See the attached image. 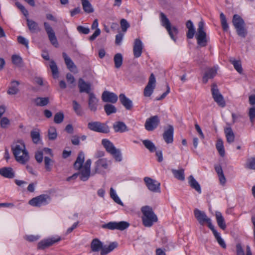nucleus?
<instances>
[{
    "label": "nucleus",
    "mask_w": 255,
    "mask_h": 255,
    "mask_svg": "<svg viewBox=\"0 0 255 255\" xmlns=\"http://www.w3.org/2000/svg\"><path fill=\"white\" fill-rule=\"evenodd\" d=\"M233 24L239 36L245 38L247 34L245 23L243 19L238 14H235L232 20Z\"/></svg>",
    "instance_id": "nucleus-3"
},
{
    "label": "nucleus",
    "mask_w": 255,
    "mask_h": 255,
    "mask_svg": "<svg viewBox=\"0 0 255 255\" xmlns=\"http://www.w3.org/2000/svg\"><path fill=\"white\" fill-rule=\"evenodd\" d=\"M78 87L80 93H86L89 95L91 92V85L90 83H86L83 79L80 78L78 80Z\"/></svg>",
    "instance_id": "nucleus-21"
},
{
    "label": "nucleus",
    "mask_w": 255,
    "mask_h": 255,
    "mask_svg": "<svg viewBox=\"0 0 255 255\" xmlns=\"http://www.w3.org/2000/svg\"><path fill=\"white\" fill-rule=\"evenodd\" d=\"M33 101L36 106L43 107L49 103V99L48 97H37L34 99Z\"/></svg>",
    "instance_id": "nucleus-38"
},
{
    "label": "nucleus",
    "mask_w": 255,
    "mask_h": 255,
    "mask_svg": "<svg viewBox=\"0 0 255 255\" xmlns=\"http://www.w3.org/2000/svg\"><path fill=\"white\" fill-rule=\"evenodd\" d=\"M110 196L116 203L122 206H124L123 202L117 195L115 191L113 188H111L110 189Z\"/></svg>",
    "instance_id": "nucleus-50"
},
{
    "label": "nucleus",
    "mask_w": 255,
    "mask_h": 255,
    "mask_svg": "<svg viewBox=\"0 0 255 255\" xmlns=\"http://www.w3.org/2000/svg\"><path fill=\"white\" fill-rule=\"evenodd\" d=\"M48 133L50 140H54L57 138V133L55 128L51 127L48 129Z\"/></svg>",
    "instance_id": "nucleus-52"
},
{
    "label": "nucleus",
    "mask_w": 255,
    "mask_h": 255,
    "mask_svg": "<svg viewBox=\"0 0 255 255\" xmlns=\"http://www.w3.org/2000/svg\"><path fill=\"white\" fill-rule=\"evenodd\" d=\"M60 240V237H58L57 238L53 237L44 239L38 243L37 249L39 250H43L52 246L54 244L59 242Z\"/></svg>",
    "instance_id": "nucleus-15"
},
{
    "label": "nucleus",
    "mask_w": 255,
    "mask_h": 255,
    "mask_svg": "<svg viewBox=\"0 0 255 255\" xmlns=\"http://www.w3.org/2000/svg\"><path fill=\"white\" fill-rule=\"evenodd\" d=\"M208 228L212 231L213 234L216 238L218 244L224 249L226 248V245L223 239L221 237L220 234L215 229L214 226L211 224V220L208 218Z\"/></svg>",
    "instance_id": "nucleus-18"
},
{
    "label": "nucleus",
    "mask_w": 255,
    "mask_h": 255,
    "mask_svg": "<svg viewBox=\"0 0 255 255\" xmlns=\"http://www.w3.org/2000/svg\"><path fill=\"white\" fill-rule=\"evenodd\" d=\"M44 162L46 170L48 172L51 171L54 161L49 157L45 156L44 158Z\"/></svg>",
    "instance_id": "nucleus-48"
},
{
    "label": "nucleus",
    "mask_w": 255,
    "mask_h": 255,
    "mask_svg": "<svg viewBox=\"0 0 255 255\" xmlns=\"http://www.w3.org/2000/svg\"><path fill=\"white\" fill-rule=\"evenodd\" d=\"M0 126L2 128H6L10 125L9 120L6 117L2 118L0 120Z\"/></svg>",
    "instance_id": "nucleus-62"
},
{
    "label": "nucleus",
    "mask_w": 255,
    "mask_h": 255,
    "mask_svg": "<svg viewBox=\"0 0 255 255\" xmlns=\"http://www.w3.org/2000/svg\"><path fill=\"white\" fill-rule=\"evenodd\" d=\"M245 167L249 169L255 170V156L247 159Z\"/></svg>",
    "instance_id": "nucleus-53"
},
{
    "label": "nucleus",
    "mask_w": 255,
    "mask_h": 255,
    "mask_svg": "<svg viewBox=\"0 0 255 255\" xmlns=\"http://www.w3.org/2000/svg\"><path fill=\"white\" fill-rule=\"evenodd\" d=\"M103 246V243L99 239L96 238L92 241L90 247L92 252H98L101 251Z\"/></svg>",
    "instance_id": "nucleus-26"
},
{
    "label": "nucleus",
    "mask_w": 255,
    "mask_h": 255,
    "mask_svg": "<svg viewBox=\"0 0 255 255\" xmlns=\"http://www.w3.org/2000/svg\"><path fill=\"white\" fill-rule=\"evenodd\" d=\"M156 87V79L154 75L151 73L149 77L147 84L145 87L143 95L145 97H150L153 93Z\"/></svg>",
    "instance_id": "nucleus-12"
},
{
    "label": "nucleus",
    "mask_w": 255,
    "mask_h": 255,
    "mask_svg": "<svg viewBox=\"0 0 255 255\" xmlns=\"http://www.w3.org/2000/svg\"><path fill=\"white\" fill-rule=\"evenodd\" d=\"M88 128L94 131L108 133L110 132L109 127L105 124L99 122H91L88 124Z\"/></svg>",
    "instance_id": "nucleus-8"
},
{
    "label": "nucleus",
    "mask_w": 255,
    "mask_h": 255,
    "mask_svg": "<svg viewBox=\"0 0 255 255\" xmlns=\"http://www.w3.org/2000/svg\"><path fill=\"white\" fill-rule=\"evenodd\" d=\"M211 91L214 101L219 106L222 108L225 107L226 106L225 101L224 100L223 96L220 92L216 84L213 83L212 84Z\"/></svg>",
    "instance_id": "nucleus-7"
},
{
    "label": "nucleus",
    "mask_w": 255,
    "mask_h": 255,
    "mask_svg": "<svg viewBox=\"0 0 255 255\" xmlns=\"http://www.w3.org/2000/svg\"><path fill=\"white\" fill-rule=\"evenodd\" d=\"M113 129L116 132H124L128 131V128L126 125L123 122L118 121L114 123Z\"/></svg>",
    "instance_id": "nucleus-23"
},
{
    "label": "nucleus",
    "mask_w": 255,
    "mask_h": 255,
    "mask_svg": "<svg viewBox=\"0 0 255 255\" xmlns=\"http://www.w3.org/2000/svg\"><path fill=\"white\" fill-rule=\"evenodd\" d=\"M188 183L191 188L195 189L198 193H201L200 185L192 175L188 177Z\"/></svg>",
    "instance_id": "nucleus-35"
},
{
    "label": "nucleus",
    "mask_w": 255,
    "mask_h": 255,
    "mask_svg": "<svg viewBox=\"0 0 255 255\" xmlns=\"http://www.w3.org/2000/svg\"><path fill=\"white\" fill-rule=\"evenodd\" d=\"M143 180L149 190L153 192L160 193V183L158 181L148 177H144Z\"/></svg>",
    "instance_id": "nucleus-11"
},
{
    "label": "nucleus",
    "mask_w": 255,
    "mask_h": 255,
    "mask_svg": "<svg viewBox=\"0 0 255 255\" xmlns=\"http://www.w3.org/2000/svg\"><path fill=\"white\" fill-rule=\"evenodd\" d=\"M129 226V224L125 221H121L116 222V229L120 231H123L128 228Z\"/></svg>",
    "instance_id": "nucleus-54"
},
{
    "label": "nucleus",
    "mask_w": 255,
    "mask_h": 255,
    "mask_svg": "<svg viewBox=\"0 0 255 255\" xmlns=\"http://www.w3.org/2000/svg\"><path fill=\"white\" fill-rule=\"evenodd\" d=\"M204 23L202 20L199 22L198 28L195 37L197 41V44L200 47L205 46L206 45V33L204 30Z\"/></svg>",
    "instance_id": "nucleus-6"
},
{
    "label": "nucleus",
    "mask_w": 255,
    "mask_h": 255,
    "mask_svg": "<svg viewBox=\"0 0 255 255\" xmlns=\"http://www.w3.org/2000/svg\"><path fill=\"white\" fill-rule=\"evenodd\" d=\"M62 55L67 68L71 72H74L75 70H76V65L67 54L65 52H63Z\"/></svg>",
    "instance_id": "nucleus-25"
},
{
    "label": "nucleus",
    "mask_w": 255,
    "mask_h": 255,
    "mask_svg": "<svg viewBox=\"0 0 255 255\" xmlns=\"http://www.w3.org/2000/svg\"><path fill=\"white\" fill-rule=\"evenodd\" d=\"M102 99L104 102L114 104L117 102L118 97L116 94L105 91L102 93Z\"/></svg>",
    "instance_id": "nucleus-17"
},
{
    "label": "nucleus",
    "mask_w": 255,
    "mask_h": 255,
    "mask_svg": "<svg viewBox=\"0 0 255 255\" xmlns=\"http://www.w3.org/2000/svg\"><path fill=\"white\" fill-rule=\"evenodd\" d=\"M43 25L50 43L55 47H57L58 43L54 30L46 22H44Z\"/></svg>",
    "instance_id": "nucleus-13"
},
{
    "label": "nucleus",
    "mask_w": 255,
    "mask_h": 255,
    "mask_svg": "<svg viewBox=\"0 0 255 255\" xmlns=\"http://www.w3.org/2000/svg\"><path fill=\"white\" fill-rule=\"evenodd\" d=\"M77 31L81 34H88L90 32V29L88 27H84L82 25L78 26Z\"/></svg>",
    "instance_id": "nucleus-61"
},
{
    "label": "nucleus",
    "mask_w": 255,
    "mask_h": 255,
    "mask_svg": "<svg viewBox=\"0 0 255 255\" xmlns=\"http://www.w3.org/2000/svg\"><path fill=\"white\" fill-rule=\"evenodd\" d=\"M50 200V197L47 194H42L33 198L29 201V204L34 207H39L48 204Z\"/></svg>",
    "instance_id": "nucleus-10"
},
{
    "label": "nucleus",
    "mask_w": 255,
    "mask_h": 255,
    "mask_svg": "<svg viewBox=\"0 0 255 255\" xmlns=\"http://www.w3.org/2000/svg\"><path fill=\"white\" fill-rule=\"evenodd\" d=\"M121 26L123 32H126L129 27V24L125 19H122L120 21Z\"/></svg>",
    "instance_id": "nucleus-60"
},
{
    "label": "nucleus",
    "mask_w": 255,
    "mask_h": 255,
    "mask_svg": "<svg viewBox=\"0 0 255 255\" xmlns=\"http://www.w3.org/2000/svg\"><path fill=\"white\" fill-rule=\"evenodd\" d=\"M141 211L143 215L142 221L145 227H150L154 223L157 222V217L153 212L151 207L149 206H145L141 208Z\"/></svg>",
    "instance_id": "nucleus-2"
},
{
    "label": "nucleus",
    "mask_w": 255,
    "mask_h": 255,
    "mask_svg": "<svg viewBox=\"0 0 255 255\" xmlns=\"http://www.w3.org/2000/svg\"><path fill=\"white\" fill-rule=\"evenodd\" d=\"M73 109L76 114L78 116L83 115V111L80 105L75 100L72 101Z\"/></svg>",
    "instance_id": "nucleus-49"
},
{
    "label": "nucleus",
    "mask_w": 255,
    "mask_h": 255,
    "mask_svg": "<svg viewBox=\"0 0 255 255\" xmlns=\"http://www.w3.org/2000/svg\"><path fill=\"white\" fill-rule=\"evenodd\" d=\"M102 228L111 230L116 229V222H110L107 224L102 225Z\"/></svg>",
    "instance_id": "nucleus-58"
},
{
    "label": "nucleus",
    "mask_w": 255,
    "mask_h": 255,
    "mask_svg": "<svg viewBox=\"0 0 255 255\" xmlns=\"http://www.w3.org/2000/svg\"><path fill=\"white\" fill-rule=\"evenodd\" d=\"M215 216L217 223L219 227L223 230H225L226 228V225L222 213L220 212H216Z\"/></svg>",
    "instance_id": "nucleus-33"
},
{
    "label": "nucleus",
    "mask_w": 255,
    "mask_h": 255,
    "mask_svg": "<svg viewBox=\"0 0 255 255\" xmlns=\"http://www.w3.org/2000/svg\"><path fill=\"white\" fill-rule=\"evenodd\" d=\"M19 82L16 80H12L10 82V86H9L7 93L10 95H13L17 94L19 92L18 86Z\"/></svg>",
    "instance_id": "nucleus-24"
},
{
    "label": "nucleus",
    "mask_w": 255,
    "mask_h": 255,
    "mask_svg": "<svg viewBox=\"0 0 255 255\" xmlns=\"http://www.w3.org/2000/svg\"><path fill=\"white\" fill-rule=\"evenodd\" d=\"M160 19L162 26L166 28L171 38L175 41L174 35L178 33L177 28L175 26L171 27L169 19L162 12L160 13Z\"/></svg>",
    "instance_id": "nucleus-5"
},
{
    "label": "nucleus",
    "mask_w": 255,
    "mask_h": 255,
    "mask_svg": "<svg viewBox=\"0 0 255 255\" xmlns=\"http://www.w3.org/2000/svg\"><path fill=\"white\" fill-rule=\"evenodd\" d=\"M218 69V66L208 69V79L214 78L216 75Z\"/></svg>",
    "instance_id": "nucleus-57"
},
{
    "label": "nucleus",
    "mask_w": 255,
    "mask_h": 255,
    "mask_svg": "<svg viewBox=\"0 0 255 255\" xmlns=\"http://www.w3.org/2000/svg\"><path fill=\"white\" fill-rule=\"evenodd\" d=\"M248 115L251 122H253L255 118V106L249 109Z\"/></svg>",
    "instance_id": "nucleus-63"
},
{
    "label": "nucleus",
    "mask_w": 255,
    "mask_h": 255,
    "mask_svg": "<svg viewBox=\"0 0 255 255\" xmlns=\"http://www.w3.org/2000/svg\"><path fill=\"white\" fill-rule=\"evenodd\" d=\"M160 123V119L158 116H154L148 118L145 123V128L148 131L155 129Z\"/></svg>",
    "instance_id": "nucleus-14"
},
{
    "label": "nucleus",
    "mask_w": 255,
    "mask_h": 255,
    "mask_svg": "<svg viewBox=\"0 0 255 255\" xmlns=\"http://www.w3.org/2000/svg\"><path fill=\"white\" fill-rule=\"evenodd\" d=\"M220 19H221V25L223 28V29L224 31H227L229 29V26L227 21L226 17L225 14L221 12L220 13Z\"/></svg>",
    "instance_id": "nucleus-51"
},
{
    "label": "nucleus",
    "mask_w": 255,
    "mask_h": 255,
    "mask_svg": "<svg viewBox=\"0 0 255 255\" xmlns=\"http://www.w3.org/2000/svg\"><path fill=\"white\" fill-rule=\"evenodd\" d=\"M120 101L122 104L127 109L130 110L132 107V101L128 99L124 94L119 96Z\"/></svg>",
    "instance_id": "nucleus-31"
},
{
    "label": "nucleus",
    "mask_w": 255,
    "mask_h": 255,
    "mask_svg": "<svg viewBox=\"0 0 255 255\" xmlns=\"http://www.w3.org/2000/svg\"><path fill=\"white\" fill-rule=\"evenodd\" d=\"M174 128L172 126L168 125L167 129L163 133V138L166 143H171L173 141Z\"/></svg>",
    "instance_id": "nucleus-19"
},
{
    "label": "nucleus",
    "mask_w": 255,
    "mask_h": 255,
    "mask_svg": "<svg viewBox=\"0 0 255 255\" xmlns=\"http://www.w3.org/2000/svg\"><path fill=\"white\" fill-rule=\"evenodd\" d=\"M26 22L28 28L31 32H37L40 30L38 24L34 20L27 18Z\"/></svg>",
    "instance_id": "nucleus-29"
},
{
    "label": "nucleus",
    "mask_w": 255,
    "mask_h": 255,
    "mask_svg": "<svg viewBox=\"0 0 255 255\" xmlns=\"http://www.w3.org/2000/svg\"><path fill=\"white\" fill-rule=\"evenodd\" d=\"M15 5L16 6L21 10V11L22 12L23 15L25 16H27L28 15V11L25 9L24 6L22 5L21 3H20L19 2H16Z\"/></svg>",
    "instance_id": "nucleus-64"
},
{
    "label": "nucleus",
    "mask_w": 255,
    "mask_h": 255,
    "mask_svg": "<svg viewBox=\"0 0 255 255\" xmlns=\"http://www.w3.org/2000/svg\"><path fill=\"white\" fill-rule=\"evenodd\" d=\"M142 143L144 146L148 149L150 152H154L156 151V148L154 143L148 139L143 140Z\"/></svg>",
    "instance_id": "nucleus-46"
},
{
    "label": "nucleus",
    "mask_w": 255,
    "mask_h": 255,
    "mask_svg": "<svg viewBox=\"0 0 255 255\" xmlns=\"http://www.w3.org/2000/svg\"><path fill=\"white\" fill-rule=\"evenodd\" d=\"M229 61L232 63L234 68L238 71L240 74L243 73V68L240 60H237L234 58L232 57L230 59Z\"/></svg>",
    "instance_id": "nucleus-39"
},
{
    "label": "nucleus",
    "mask_w": 255,
    "mask_h": 255,
    "mask_svg": "<svg viewBox=\"0 0 255 255\" xmlns=\"http://www.w3.org/2000/svg\"><path fill=\"white\" fill-rule=\"evenodd\" d=\"M201 74H202V81L203 83L206 84L207 82V70L206 67L201 66Z\"/></svg>",
    "instance_id": "nucleus-59"
},
{
    "label": "nucleus",
    "mask_w": 255,
    "mask_h": 255,
    "mask_svg": "<svg viewBox=\"0 0 255 255\" xmlns=\"http://www.w3.org/2000/svg\"><path fill=\"white\" fill-rule=\"evenodd\" d=\"M224 131L227 141L229 143L233 142L235 140V134L231 128L228 127L225 128Z\"/></svg>",
    "instance_id": "nucleus-37"
},
{
    "label": "nucleus",
    "mask_w": 255,
    "mask_h": 255,
    "mask_svg": "<svg viewBox=\"0 0 255 255\" xmlns=\"http://www.w3.org/2000/svg\"><path fill=\"white\" fill-rule=\"evenodd\" d=\"M11 149L16 160L20 163L25 164L29 159L28 152L22 141H17L11 146Z\"/></svg>",
    "instance_id": "nucleus-1"
},
{
    "label": "nucleus",
    "mask_w": 255,
    "mask_h": 255,
    "mask_svg": "<svg viewBox=\"0 0 255 255\" xmlns=\"http://www.w3.org/2000/svg\"><path fill=\"white\" fill-rule=\"evenodd\" d=\"M194 215L200 225V230L203 231L204 234H205L206 231L203 228L204 225L207 224V216L205 212L196 208L194 210Z\"/></svg>",
    "instance_id": "nucleus-9"
},
{
    "label": "nucleus",
    "mask_w": 255,
    "mask_h": 255,
    "mask_svg": "<svg viewBox=\"0 0 255 255\" xmlns=\"http://www.w3.org/2000/svg\"><path fill=\"white\" fill-rule=\"evenodd\" d=\"M50 68L52 72V74L53 75L54 78H57L58 77V69L57 67V66L56 64V63L53 61L52 60L50 61Z\"/></svg>",
    "instance_id": "nucleus-47"
},
{
    "label": "nucleus",
    "mask_w": 255,
    "mask_h": 255,
    "mask_svg": "<svg viewBox=\"0 0 255 255\" xmlns=\"http://www.w3.org/2000/svg\"><path fill=\"white\" fill-rule=\"evenodd\" d=\"M98 101L94 93L89 95L88 107L91 111L95 112L97 111Z\"/></svg>",
    "instance_id": "nucleus-22"
},
{
    "label": "nucleus",
    "mask_w": 255,
    "mask_h": 255,
    "mask_svg": "<svg viewBox=\"0 0 255 255\" xmlns=\"http://www.w3.org/2000/svg\"><path fill=\"white\" fill-rule=\"evenodd\" d=\"M216 148L221 156L224 157L225 154L223 141L221 139H218L216 144Z\"/></svg>",
    "instance_id": "nucleus-42"
},
{
    "label": "nucleus",
    "mask_w": 255,
    "mask_h": 255,
    "mask_svg": "<svg viewBox=\"0 0 255 255\" xmlns=\"http://www.w3.org/2000/svg\"><path fill=\"white\" fill-rule=\"evenodd\" d=\"M30 136L32 141L35 144H37L40 140V135L39 130L37 129L31 131Z\"/></svg>",
    "instance_id": "nucleus-41"
},
{
    "label": "nucleus",
    "mask_w": 255,
    "mask_h": 255,
    "mask_svg": "<svg viewBox=\"0 0 255 255\" xmlns=\"http://www.w3.org/2000/svg\"><path fill=\"white\" fill-rule=\"evenodd\" d=\"M84 158V154L82 152H79L74 164V167L76 170H80L82 168Z\"/></svg>",
    "instance_id": "nucleus-34"
},
{
    "label": "nucleus",
    "mask_w": 255,
    "mask_h": 255,
    "mask_svg": "<svg viewBox=\"0 0 255 255\" xmlns=\"http://www.w3.org/2000/svg\"><path fill=\"white\" fill-rule=\"evenodd\" d=\"M83 8L86 13H90L94 11V8L88 0H81Z\"/></svg>",
    "instance_id": "nucleus-40"
},
{
    "label": "nucleus",
    "mask_w": 255,
    "mask_h": 255,
    "mask_svg": "<svg viewBox=\"0 0 255 255\" xmlns=\"http://www.w3.org/2000/svg\"><path fill=\"white\" fill-rule=\"evenodd\" d=\"M91 159H88L84 165L81 172L80 179L83 181H87L90 176V167L91 164Z\"/></svg>",
    "instance_id": "nucleus-16"
},
{
    "label": "nucleus",
    "mask_w": 255,
    "mask_h": 255,
    "mask_svg": "<svg viewBox=\"0 0 255 255\" xmlns=\"http://www.w3.org/2000/svg\"><path fill=\"white\" fill-rule=\"evenodd\" d=\"M64 116L62 112L57 113L54 117V122L55 123L59 124L61 123L64 120Z\"/></svg>",
    "instance_id": "nucleus-56"
},
{
    "label": "nucleus",
    "mask_w": 255,
    "mask_h": 255,
    "mask_svg": "<svg viewBox=\"0 0 255 255\" xmlns=\"http://www.w3.org/2000/svg\"><path fill=\"white\" fill-rule=\"evenodd\" d=\"M95 173H99V169L101 167L105 169L108 167V161L106 158H101L98 160L95 163Z\"/></svg>",
    "instance_id": "nucleus-27"
},
{
    "label": "nucleus",
    "mask_w": 255,
    "mask_h": 255,
    "mask_svg": "<svg viewBox=\"0 0 255 255\" xmlns=\"http://www.w3.org/2000/svg\"><path fill=\"white\" fill-rule=\"evenodd\" d=\"M118 247V243L117 242H112L107 247L106 246H103L102 249L101 251V255H107L108 254L113 251L115 249Z\"/></svg>",
    "instance_id": "nucleus-32"
},
{
    "label": "nucleus",
    "mask_w": 255,
    "mask_h": 255,
    "mask_svg": "<svg viewBox=\"0 0 255 255\" xmlns=\"http://www.w3.org/2000/svg\"><path fill=\"white\" fill-rule=\"evenodd\" d=\"M98 21L97 19H95L91 26L92 29H96L94 33L89 37V39L90 41L94 40L101 33L100 29L98 28Z\"/></svg>",
    "instance_id": "nucleus-30"
},
{
    "label": "nucleus",
    "mask_w": 255,
    "mask_h": 255,
    "mask_svg": "<svg viewBox=\"0 0 255 255\" xmlns=\"http://www.w3.org/2000/svg\"><path fill=\"white\" fill-rule=\"evenodd\" d=\"M102 143L106 149V151L112 154L117 161H121L122 157L120 150L117 149L113 143L107 139H103Z\"/></svg>",
    "instance_id": "nucleus-4"
},
{
    "label": "nucleus",
    "mask_w": 255,
    "mask_h": 255,
    "mask_svg": "<svg viewBox=\"0 0 255 255\" xmlns=\"http://www.w3.org/2000/svg\"><path fill=\"white\" fill-rule=\"evenodd\" d=\"M143 45L141 41L139 38H136L134 40L133 47V52L134 57H139L142 52Z\"/></svg>",
    "instance_id": "nucleus-20"
},
{
    "label": "nucleus",
    "mask_w": 255,
    "mask_h": 255,
    "mask_svg": "<svg viewBox=\"0 0 255 255\" xmlns=\"http://www.w3.org/2000/svg\"><path fill=\"white\" fill-rule=\"evenodd\" d=\"M186 26L188 29L187 33V38L189 39L193 38L196 31L192 22L190 20H188L186 22Z\"/></svg>",
    "instance_id": "nucleus-36"
},
{
    "label": "nucleus",
    "mask_w": 255,
    "mask_h": 255,
    "mask_svg": "<svg viewBox=\"0 0 255 255\" xmlns=\"http://www.w3.org/2000/svg\"><path fill=\"white\" fill-rule=\"evenodd\" d=\"M0 175L5 178H12L14 177V172L11 167H3L0 169Z\"/></svg>",
    "instance_id": "nucleus-28"
},
{
    "label": "nucleus",
    "mask_w": 255,
    "mask_h": 255,
    "mask_svg": "<svg viewBox=\"0 0 255 255\" xmlns=\"http://www.w3.org/2000/svg\"><path fill=\"white\" fill-rule=\"evenodd\" d=\"M12 63L17 66H21L22 59L20 56L17 55H13L11 57Z\"/></svg>",
    "instance_id": "nucleus-55"
},
{
    "label": "nucleus",
    "mask_w": 255,
    "mask_h": 255,
    "mask_svg": "<svg viewBox=\"0 0 255 255\" xmlns=\"http://www.w3.org/2000/svg\"><path fill=\"white\" fill-rule=\"evenodd\" d=\"M172 172L174 177L177 179L183 181L185 179L184 170L183 169L179 170L172 169Z\"/></svg>",
    "instance_id": "nucleus-43"
},
{
    "label": "nucleus",
    "mask_w": 255,
    "mask_h": 255,
    "mask_svg": "<svg viewBox=\"0 0 255 255\" xmlns=\"http://www.w3.org/2000/svg\"><path fill=\"white\" fill-rule=\"evenodd\" d=\"M114 61L115 63V66L116 68H120L123 61V58L122 54L121 53H117L115 54L114 57Z\"/></svg>",
    "instance_id": "nucleus-44"
},
{
    "label": "nucleus",
    "mask_w": 255,
    "mask_h": 255,
    "mask_svg": "<svg viewBox=\"0 0 255 255\" xmlns=\"http://www.w3.org/2000/svg\"><path fill=\"white\" fill-rule=\"evenodd\" d=\"M104 108L106 114L108 116L117 112L116 107L110 104H106Z\"/></svg>",
    "instance_id": "nucleus-45"
}]
</instances>
